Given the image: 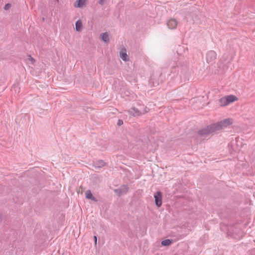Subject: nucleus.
<instances>
[{"label":"nucleus","instance_id":"20","mask_svg":"<svg viewBox=\"0 0 255 255\" xmlns=\"http://www.w3.org/2000/svg\"><path fill=\"white\" fill-rule=\"evenodd\" d=\"M55 0V2H58V0Z\"/></svg>","mask_w":255,"mask_h":255},{"label":"nucleus","instance_id":"7","mask_svg":"<svg viewBox=\"0 0 255 255\" xmlns=\"http://www.w3.org/2000/svg\"><path fill=\"white\" fill-rule=\"evenodd\" d=\"M128 190V188L127 185H123L121 188L115 190V192L119 196L123 194L126 193Z\"/></svg>","mask_w":255,"mask_h":255},{"label":"nucleus","instance_id":"18","mask_svg":"<svg viewBox=\"0 0 255 255\" xmlns=\"http://www.w3.org/2000/svg\"><path fill=\"white\" fill-rule=\"evenodd\" d=\"M94 238L95 244H97V238L96 236H95Z\"/></svg>","mask_w":255,"mask_h":255},{"label":"nucleus","instance_id":"11","mask_svg":"<svg viewBox=\"0 0 255 255\" xmlns=\"http://www.w3.org/2000/svg\"><path fill=\"white\" fill-rule=\"evenodd\" d=\"M87 0H77L75 2L74 6L76 7H81L86 3Z\"/></svg>","mask_w":255,"mask_h":255},{"label":"nucleus","instance_id":"5","mask_svg":"<svg viewBox=\"0 0 255 255\" xmlns=\"http://www.w3.org/2000/svg\"><path fill=\"white\" fill-rule=\"evenodd\" d=\"M155 198V204L158 207L162 205V194L160 191L156 192L154 195Z\"/></svg>","mask_w":255,"mask_h":255},{"label":"nucleus","instance_id":"2","mask_svg":"<svg viewBox=\"0 0 255 255\" xmlns=\"http://www.w3.org/2000/svg\"><path fill=\"white\" fill-rule=\"evenodd\" d=\"M238 100L235 95H230L224 96L219 100V105L220 107H225Z\"/></svg>","mask_w":255,"mask_h":255},{"label":"nucleus","instance_id":"12","mask_svg":"<svg viewBox=\"0 0 255 255\" xmlns=\"http://www.w3.org/2000/svg\"><path fill=\"white\" fill-rule=\"evenodd\" d=\"M105 165V162H104L102 160H98L94 163V165H95V167H97V168H101V167L104 166Z\"/></svg>","mask_w":255,"mask_h":255},{"label":"nucleus","instance_id":"13","mask_svg":"<svg viewBox=\"0 0 255 255\" xmlns=\"http://www.w3.org/2000/svg\"><path fill=\"white\" fill-rule=\"evenodd\" d=\"M120 57L124 60V61H127L128 60V55L126 53V50H122L120 52Z\"/></svg>","mask_w":255,"mask_h":255},{"label":"nucleus","instance_id":"17","mask_svg":"<svg viewBox=\"0 0 255 255\" xmlns=\"http://www.w3.org/2000/svg\"><path fill=\"white\" fill-rule=\"evenodd\" d=\"M123 124V122L122 120H119L118 123V125L119 126H121V125H122Z\"/></svg>","mask_w":255,"mask_h":255},{"label":"nucleus","instance_id":"9","mask_svg":"<svg viewBox=\"0 0 255 255\" xmlns=\"http://www.w3.org/2000/svg\"><path fill=\"white\" fill-rule=\"evenodd\" d=\"M102 40L106 43H108L110 41V35L107 32L102 33L101 35Z\"/></svg>","mask_w":255,"mask_h":255},{"label":"nucleus","instance_id":"6","mask_svg":"<svg viewBox=\"0 0 255 255\" xmlns=\"http://www.w3.org/2000/svg\"><path fill=\"white\" fill-rule=\"evenodd\" d=\"M177 24V21L174 18L169 19L167 22V25L168 28L171 29L176 28Z\"/></svg>","mask_w":255,"mask_h":255},{"label":"nucleus","instance_id":"19","mask_svg":"<svg viewBox=\"0 0 255 255\" xmlns=\"http://www.w3.org/2000/svg\"><path fill=\"white\" fill-rule=\"evenodd\" d=\"M104 0H100V1H99V3L101 4H103V3H104Z\"/></svg>","mask_w":255,"mask_h":255},{"label":"nucleus","instance_id":"3","mask_svg":"<svg viewBox=\"0 0 255 255\" xmlns=\"http://www.w3.org/2000/svg\"><path fill=\"white\" fill-rule=\"evenodd\" d=\"M148 112V109L145 108L143 111H140L137 109L133 107L129 110L128 113L133 116H139L144 114Z\"/></svg>","mask_w":255,"mask_h":255},{"label":"nucleus","instance_id":"16","mask_svg":"<svg viewBox=\"0 0 255 255\" xmlns=\"http://www.w3.org/2000/svg\"><path fill=\"white\" fill-rule=\"evenodd\" d=\"M11 7V4L10 3H7L5 5L4 8L5 10H8Z\"/></svg>","mask_w":255,"mask_h":255},{"label":"nucleus","instance_id":"1","mask_svg":"<svg viewBox=\"0 0 255 255\" xmlns=\"http://www.w3.org/2000/svg\"><path fill=\"white\" fill-rule=\"evenodd\" d=\"M233 123V121L232 119H226L200 130L198 131V134L201 137H207L211 134L227 128Z\"/></svg>","mask_w":255,"mask_h":255},{"label":"nucleus","instance_id":"14","mask_svg":"<svg viewBox=\"0 0 255 255\" xmlns=\"http://www.w3.org/2000/svg\"><path fill=\"white\" fill-rule=\"evenodd\" d=\"M26 62L28 64L33 65L35 61L31 56H28V57L26 59Z\"/></svg>","mask_w":255,"mask_h":255},{"label":"nucleus","instance_id":"4","mask_svg":"<svg viewBox=\"0 0 255 255\" xmlns=\"http://www.w3.org/2000/svg\"><path fill=\"white\" fill-rule=\"evenodd\" d=\"M217 58L216 53L213 50L209 51L206 55V61L208 63L213 62Z\"/></svg>","mask_w":255,"mask_h":255},{"label":"nucleus","instance_id":"15","mask_svg":"<svg viewBox=\"0 0 255 255\" xmlns=\"http://www.w3.org/2000/svg\"><path fill=\"white\" fill-rule=\"evenodd\" d=\"M171 244V241L169 239L165 240L161 242V244L163 246H169Z\"/></svg>","mask_w":255,"mask_h":255},{"label":"nucleus","instance_id":"8","mask_svg":"<svg viewBox=\"0 0 255 255\" xmlns=\"http://www.w3.org/2000/svg\"><path fill=\"white\" fill-rule=\"evenodd\" d=\"M85 197L87 199H91L95 202L97 201V199L93 196L92 193L90 190H88L85 192Z\"/></svg>","mask_w":255,"mask_h":255},{"label":"nucleus","instance_id":"10","mask_svg":"<svg viewBox=\"0 0 255 255\" xmlns=\"http://www.w3.org/2000/svg\"><path fill=\"white\" fill-rule=\"evenodd\" d=\"M83 28V24L82 21L79 19L77 20L75 24V29L77 31H81Z\"/></svg>","mask_w":255,"mask_h":255}]
</instances>
